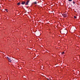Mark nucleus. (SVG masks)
<instances>
[{
    "label": "nucleus",
    "instance_id": "f257e3e1",
    "mask_svg": "<svg viewBox=\"0 0 80 80\" xmlns=\"http://www.w3.org/2000/svg\"><path fill=\"white\" fill-rule=\"evenodd\" d=\"M62 15L64 18H65V17H67V14L66 13L62 14Z\"/></svg>",
    "mask_w": 80,
    "mask_h": 80
},
{
    "label": "nucleus",
    "instance_id": "f03ea898",
    "mask_svg": "<svg viewBox=\"0 0 80 80\" xmlns=\"http://www.w3.org/2000/svg\"><path fill=\"white\" fill-rule=\"evenodd\" d=\"M29 2H30V1L29 0L27 1L26 3H25V5H28V3H29Z\"/></svg>",
    "mask_w": 80,
    "mask_h": 80
},
{
    "label": "nucleus",
    "instance_id": "7ed1b4c3",
    "mask_svg": "<svg viewBox=\"0 0 80 80\" xmlns=\"http://www.w3.org/2000/svg\"><path fill=\"white\" fill-rule=\"evenodd\" d=\"M64 33H65V34L67 33V30H65L64 31Z\"/></svg>",
    "mask_w": 80,
    "mask_h": 80
},
{
    "label": "nucleus",
    "instance_id": "20e7f679",
    "mask_svg": "<svg viewBox=\"0 0 80 80\" xmlns=\"http://www.w3.org/2000/svg\"><path fill=\"white\" fill-rule=\"evenodd\" d=\"M22 5H24V4H25V1H22L21 3Z\"/></svg>",
    "mask_w": 80,
    "mask_h": 80
},
{
    "label": "nucleus",
    "instance_id": "39448f33",
    "mask_svg": "<svg viewBox=\"0 0 80 80\" xmlns=\"http://www.w3.org/2000/svg\"><path fill=\"white\" fill-rule=\"evenodd\" d=\"M18 5H20V2H19L17 3Z\"/></svg>",
    "mask_w": 80,
    "mask_h": 80
},
{
    "label": "nucleus",
    "instance_id": "423d86ee",
    "mask_svg": "<svg viewBox=\"0 0 80 80\" xmlns=\"http://www.w3.org/2000/svg\"><path fill=\"white\" fill-rule=\"evenodd\" d=\"M7 58H8V60H10V58L8 57H7Z\"/></svg>",
    "mask_w": 80,
    "mask_h": 80
},
{
    "label": "nucleus",
    "instance_id": "0eeeda50",
    "mask_svg": "<svg viewBox=\"0 0 80 80\" xmlns=\"http://www.w3.org/2000/svg\"><path fill=\"white\" fill-rule=\"evenodd\" d=\"M9 61L10 62H12V60L11 59H10L9 60Z\"/></svg>",
    "mask_w": 80,
    "mask_h": 80
},
{
    "label": "nucleus",
    "instance_id": "6e6552de",
    "mask_svg": "<svg viewBox=\"0 0 80 80\" xmlns=\"http://www.w3.org/2000/svg\"><path fill=\"white\" fill-rule=\"evenodd\" d=\"M33 3H34V4H37V2H33Z\"/></svg>",
    "mask_w": 80,
    "mask_h": 80
},
{
    "label": "nucleus",
    "instance_id": "1a4fd4ad",
    "mask_svg": "<svg viewBox=\"0 0 80 80\" xmlns=\"http://www.w3.org/2000/svg\"><path fill=\"white\" fill-rule=\"evenodd\" d=\"M64 52H62V55H63V54H64Z\"/></svg>",
    "mask_w": 80,
    "mask_h": 80
},
{
    "label": "nucleus",
    "instance_id": "9d476101",
    "mask_svg": "<svg viewBox=\"0 0 80 80\" xmlns=\"http://www.w3.org/2000/svg\"><path fill=\"white\" fill-rule=\"evenodd\" d=\"M74 18H77V17H76V16H74Z\"/></svg>",
    "mask_w": 80,
    "mask_h": 80
},
{
    "label": "nucleus",
    "instance_id": "9b49d317",
    "mask_svg": "<svg viewBox=\"0 0 80 80\" xmlns=\"http://www.w3.org/2000/svg\"><path fill=\"white\" fill-rule=\"evenodd\" d=\"M73 3L74 4H75V2H74V1L73 2Z\"/></svg>",
    "mask_w": 80,
    "mask_h": 80
},
{
    "label": "nucleus",
    "instance_id": "f8f14e48",
    "mask_svg": "<svg viewBox=\"0 0 80 80\" xmlns=\"http://www.w3.org/2000/svg\"><path fill=\"white\" fill-rule=\"evenodd\" d=\"M7 10H8L7 9H5L6 11H7V12H8V11H7Z\"/></svg>",
    "mask_w": 80,
    "mask_h": 80
},
{
    "label": "nucleus",
    "instance_id": "ddd939ff",
    "mask_svg": "<svg viewBox=\"0 0 80 80\" xmlns=\"http://www.w3.org/2000/svg\"><path fill=\"white\" fill-rule=\"evenodd\" d=\"M69 2H72V0H68Z\"/></svg>",
    "mask_w": 80,
    "mask_h": 80
}]
</instances>
